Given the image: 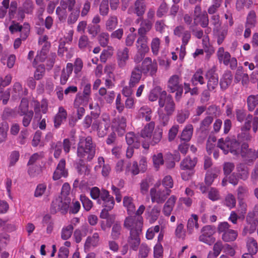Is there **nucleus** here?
Masks as SVG:
<instances>
[{
    "label": "nucleus",
    "mask_w": 258,
    "mask_h": 258,
    "mask_svg": "<svg viewBox=\"0 0 258 258\" xmlns=\"http://www.w3.org/2000/svg\"><path fill=\"white\" fill-rule=\"evenodd\" d=\"M89 42L88 37L86 35H82L79 39L78 46L81 49H84L89 46Z\"/></svg>",
    "instance_id": "59"
},
{
    "label": "nucleus",
    "mask_w": 258,
    "mask_h": 258,
    "mask_svg": "<svg viewBox=\"0 0 258 258\" xmlns=\"http://www.w3.org/2000/svg\"><path fill=\"white\" fill-rule=\"evenodd\" d=\"M158 69L157 62L155 59L152 60L151 57H147L142 62L140 70L145 75H154Z\"/></svg>",
    "instance_id": "8"
},
{
    "label": "nucleus",
    "mask_w": 258,
    "mask_h": 258,
    "mask_svg": "<svg viewBox=\"0 0 258 258\" xmlns=\"http://www.w3.org/2000/svg\"><path fill=\"white\" fill-rule=\"evenodd\" d=\"M108 1L102 0L99 7V12L102 16H106L108 14Z\"/></svg>",
    "instance_id": "56"
},
{
    "label": "nucleus",
    "mask_w": 258,
    "mask_h": 258,
    "mask_svg": "<svg viewBox=\"0 0 258 258\" xmlns=\"http://www.w3.org/2000/svg\"><path fill=\"white\" fill-rule=\"evenodd\" d=\"M232 76L230 73L224 74L221 79L220 85L222 89H226L232 82Z\"/></svg>",
    "instance_id": "43"
},
{
    "label": "nucleus",
    "mask_w": 258,
    "mask_h": 258,
    "mask_svg": "<svg viewBox=\"0 0 258 258\" xmlns=\"http://www.w3.org/2000/svg\"><path fill=\"white\" fill-rule=\"evenodd\" d=\"M213 120L212 116H208L206 117L201 122L200 125V128L204 131L206 130Z\"/></svg>",
    "instance_id": "61"
},
{
    "label": "nucleus",
    "mask_w": 258,
    "mask_h": 258,
    "mask_svg": "<svg viewBox=\"0 0 258 258\" xmlns=\"http://www.w3.org/2000/svg\"><path fill=\"white\" fill-rule=\"evenodd\" d=\"M65 202L62 205H59V203L61 202L59 199H55L52 202L50 207V212L52 214H55L58 211H61L62 213H65L69 208L71 199H66L64 200Z\"/></svg>",
    "instance_id": "11"
},
{
    "label": "nucleus",
    "mask_w": 258,
    "mask_h": 258,
    "mask_svg": "<svg viewBox=\"0 0 258 258\" xmlns=\"http://www.w3.org/2000/svg\"><path fill=\"white\" fill-rule=\"evenodd\" d=\"M246 221V224L244 226L242 233L243 235L253 233L256 230L258 224V220L251 214H248L247 216Z\"/></svg>",
    "instance_id": "12"
},
{
    "label": "nucleus",
    "mask_w": 258,
    "mask_h": 258,
    "mask_svg": "<svg viewBox=\"0 0 258 258\" xmlns=\"http://www.w3.org/2000/svg\"><path fill=\"white\" fill-rule=\"evenodd\" d=\"M147 36H139L136 41V46L138 51L147 53L149 50L148 45Z\"/></svg>",
    "instance_id": "26"
},
{
    "label": "nucleus",
    "mask_w": 258,
    "mask_h": 258,
    "mask_svg": "<svg viewBox=\"0 0 258 258\" xmlns=\"http://www.w3.org/2000/svg\"><path fill=\"white\" fill-rule=\"evenodd\" d=\"M123 204L128 214H132L135 213L136 206L132 197L125 196L123 199Z\"/></svg>",
    "instance_id": "34"
},
{
    "label": "nucleus",
    "mask_w": 258,
    "mask_h": 258,
    "mask_svg": "<svg viewBox=\"0 0 258 258\" xmlns=\"http://www.w3.org/2000/svg\"><path fill=\"white\" fill-rule=\"evenodd\" d=\"M191 82L194 86L197 85L198 83L201 85L205 83L204 73L201 69L198 70L194 74L191 79Z\"/></svg>",
    "instance_id": "36"
},
{
    "label": "nucleus",
    "mask_w": 258,
    "mask_h": 258,
    "mask_svg": "<svg viewBox=\"0 0 258 258\" xmlns=\"http://www.w3.org/2000/svg\"><path fill=\"white\" fill-rule=\"evenodd\" d=\"M189 113L187 111H181L177 113L176 120L179 123H183L188 117Z\"/></svg>",
    "instance_id": "64"
},
{
    "label": "nucleus",
    "mask_w": 258,
    "mask_h": 258,
    "mask_svg": "<svg viewBox=\"0 0 258 258\" xmlns=\"http://www.w3.org/2000/svg\"><path fill=\"white\" fill-rule=\"evenodd\" d=\"M237 197L239 201V204L241 207L242 210L245 213L246 211V204L243 202L248 195L247 188L245 186H239L237 190Z\"/></svg>",
    "instance_id": "21"
},
{
    "label": "nucleus",
    "mask_w": 258,
    "mask_h": 258,
    "mask_svg": "<svg viewBox=\"0 0 258 258\" xmlns=\"http://www.w3.org/2000/svg\"><path fill=\"white\" fill-rule=\"evenodd\" d=\"M160 182H158L150 189V195L152 203L162 204L164 202L167 197L170 194V189H160Z\"/></svg>",
    "instance_id": "5"
},
{
    "label": "nucleus",
    "mask_w": 258,
    "mask_h": 258,
    "mask_svg": "<svg viewBox=\"0 0 258 258\" xmlns=\"http://www.w3.org/2000/svg\"><path fill=\"white\" fill-rule=\"evenodd\" d=\"M9 125L7 122H3L0 125V143L5 142L7 137Z\"/></svg>",
    "instance_id": "45"
},
{
    "label": "nucleus",
    "mask_w": 258,
    "mask_h": 258,
    "mask_svg": "<svg viewBox=\"0 0 258 258\" xmlns=\"http://www.w3.org/2000/svg\"><path fill=\"white\" fill-rule=\"evenodd\" d=\"M95 154V146L90 136L81 137L78 145L77 155L80 158L91 161Z\"/></svg>",
    "instance_id": "4"
},
{
    "label": "nucleus",
    "mask_w": 258,
    "mask_h": 258,
    "mask_svg": "<svg viewBox=\"0 0 258 258\" xmlns=\"http://www.w3.org/2000/svg\"><path fill=\"white\" fill-rule=\"evenodd\" d=\"M70 245V243H65V246H61L58 251V258H67L69 255V249L68 247Z\"/></svg>",
    "instance_id": "57"
},
{
    "label": "nucleus",
    "mask_w": 258,
    "mask_h": 258,
    "mask_svg": "<svg viewBox=\"0 0 258 258\" xmlns=\"http://www.w3.org/2000/svg\"><path fill=\"white\" fill-rule=\"evenodd\" d=\"M73 65L72 63H68L66 68L63 69L61 72L60 78V82L61 85L66 84L69 78L72 73Z\"/></svg>",
    "instance_id": "29"
},
{
    "label": "nucleus",
    "mask_w": 258,
    "mask_h": 258,
    "mask_svg": "<svg viewBox=\"0 0 258 258\" xmlns=\"http://www.w3.org/2000/svg\"><path fill=\"white\" fill-rule=\"evenodd\" d=\"M80 200L85 210L89 211L93 207V203L88 198L82 195L80 196Z\"/></svg>",
    "instance_id": "52"
},
{
    "label": "nucleus",
    "mask_w": 258,
    "mask_h": 258,
    "mask_svg": "<svg viewBox=\"0 0 258 258\" xmlns=\"http://www.w3.org/2000/svg\"><path fill=\"white\" fill-rule=\"evenodd\" d=\"M161 41L159 38L155 37L153 38L151 43L152 52L154 55H157L160 48Z\"/></svg>",
    "instance_id": "47"
},
{
    "label": "nucleus",
    "mask_w": 258,
    "mask_h": 258,
    "mask_svg": "<svg viewBox=\"0 0 258 258\" xmlns=\"http://www.w3.org/2000/svg\"><path fill=\"white\" fill-rule=\"evenodd\" d=\"M140 169L138 167V162L134 161L132 163H128L125 169V174L126 175L131 174L134 176L139 173Z\"/></svg>",
    "instance_id": "35"
},
{
    "label": "nucleus",
    "mask_w": 258,
    "mask_h": 258,
    "mask_svg": "<svg viewBox=\"0 0 258 258\" xmlns=\"http://www.w3.org/2000/svg\"><path fill=\"white\" fill-rule=\"evenodd\" d=\"M118 24V19L115 16H110L105 22V27L107 30L111 31L114 30Z\"/></svg>",
    "instance_id": "40"
},
{
    "label": "nucleus",
    "mask_w": 258,
    "mask_h": 258,
    "mask_svg": "<svg viewBox=\"0 0 258 258\" xmlns=\"http://www.w3.org/2000/svg\"><path fill=\"white\" fill-rule=\"evenodd\" d=\"M112 127L117 131L120 135L124 133L126 127V119L121 116L115 118L112 122Z\"/></svg>",
    "instance_id": "27"
},
{
    "label": "nucleus",
    "mask_w": 258,
    "mask_h": 258,
    "mask_svg": "<svg viewBox=\"0 0 258 258\" xmlns=\"http://www.w3.org/2000/svg\"><path fill=\"white\" fill-rule=\"evenodd\" d=\"M129 49L124 47L118 50L117 52V63L119 67L123 68L125 66L127 61L129 59Z\"/></svg>",
    "instance_id": "16"
},
{
    "label": "nucleus",
    "mask_w": 258,
    "mask_h": 258,
    "mask_svg": "<svg viewBox=\"0 0 258 258\" xmlns=\"http://www.w3.org/2000/svg\"><path fill=\"white\" fill-rule=\"evenodd\" d=\"M174 34L175 35L181 38V45H186L191 38L190 32L185 30V28L182 26H177L174 30Z\"/></svg>",
    "instance_id": "13"
},
{
    "label": "nucleus",
    "mask_w": 258,
    "mask_h": 258,
    "mask_svg": "<svg viewBox=\"0 0 258 258\" xmlns=\"http://www.w3.org/2000/svg\"><path fill=\"white\" fill-rule=\"evenodd\" d=\"M192 133V125L191 124H187L185 126L181 133L180 139L182 141L188 142L190 140Z\"/></svg>",
    "instance_id": "38"
},
{
    "label": "nucleus",
    "mask_w": 258,
    "mask_h": 258,
    "mask_svg": "<svg viewBox=\"0 0 258 258\" xmlns=\"http://www.w3.org/2000/svg\"><path fill=\"white\" fill-rule=\"evenodd\" d=\"M90 196L93 200L97 201L98 204H102L105 210L109 211L114 207L113 197L105 189L100 190L97 187H93L90 190Z\"/></svg>",
    "instance_id": "3"
},
{
    "label": "nucleus",
    "mask_w": 258,
    "mask_h": 258,
    "mask_svg": "<svg viewBox=\"0 0 258 258\" xmlns=\"http://www.w3.org/2000/svg\"><path fill=\"white\" fill-rule=\"evenodd\" d=\"M207 77L208 79L207 87L210 91L214 90L218 85V77L212 70L209 71L207 73Z\"/></svg>",
    "instance_id": "25"
},
{
    "label": "nucleus",
    "mask_w": 258,
    "mask_h": 258,
    "mask_svg": "<svg viewBox=\"0 0 258 258\" xmlns=\"http://www.w3.org/2000/svg\"><path fill=\"white\" fill-rule=\"evenodd\" d=\"M121 229V224L118 223H115L112 227L111 236L114 239H117L120 234Z\"/></svg>",
    "instance_id": "55"
},
{
    "label": "nucleus",
    "mask_w": 258,
    "mask_h": 258,
    "mask_svg": "<svg viewBox=\"0 0 258 258\" xmlns=\"http://www.w3.org/2000/svg\"><path fill=\"white\" fill-rule=\"evenodd\" d=\"M74 227L72 225H69L62 228L61 231V238L63 240L68 239L72 235Z\"/></svg>",
    "instance_id": "51"
},
{
    "label": "nucleus",
    "mask_w": 258,
    "mask_h": 258,
    "mask_svg": "<svg viewBox=\"0 0 258 258\" xmlns=\"http://www.w3.org/2000/svg\"><path fill=\"white\" fill-rule=\"evenodd\" d=\"M154 167L158 170L161 165L164 164L163 155L161 153H157L152 156Z\"/></svg>",
    "instance_id": "42"
},
{
    "label": "nucleus",
    "mask_w": 258,
    "mask_h": 258,
    "mask_svg": "<svg viewBox=\"0 0 258 258\" xmlns=\"http://www.w3.org/2000/svg\"><path fill=\"white\" fill-rule=\"evenodd\" d=\"M238 236L236 231L230 229L224 233L222 235V239L225 242H232L235 241Z\"/></svg>",
    "instance_id": "39"
},
{
    "label": "nucleus",
    "mask_w": 258,
    "mask_h": 258,
    "mask_svg": "<svg viewBox=\"0 0 258 258\" xmlns=\"http://www.w3.org/2000/svg\"><path fill=\"white\" fill-rule=\"evenodd\" d=\"M222 3V0H212V4L208 9V13L210 15L216 13L221 7Z\"/></svg>",
    "instance_id": "48"
},
{
    "label": "nucleus",
    "mask_w": 258,
    "mask_h": 258,
    "mask_svg": "<svg viewBox=\"0 0 258 258\" xmlns=\"http://www.w3.org/2000/svg\"><path fill=\"white\" fill-rule=\"evenodd\" d=\"M176 200V197L174 195H172L166 202L163 206L162 210V212L165 216H169L171 214L174 207Z\"/></svg>",
    "instance_id": "24"
},
{
    "label": "nucleus",
    "mask_w": 258,
    "mask_h": 258,
    "mask_svg": "<svg viewBox=\"0 0 258 258\" xmlns=\"http://www.w3.org/2000/svg\"><path fill=\"white\" fill-rule=\"evenodd\" d=\"M155 123L151 121L147 123L141 131V136L149 141L148 143H143V147L148 149L150 145L155 146L158 144L162 137V132L160 130H154Z\"/></svg>",
    "instance_id": "2"
},
{
    "label": "nucleus",
    "mask_w": 258,
    "mask_h": 258,
    "mask_svg": "<svg viewBox=\"0 0 258 258\" xmlns=\"http://www.w3.org/2000/svg\"><path fill=\"white\" fill-rule=\"evenodd\" d=\"M162 184L165 187V189H170L173 186V181L171 176L167 175L162 180Z\"/></svg>",
    "instance_id": "63"
},
{
    "label": "nucleus",
    "mask_w": 258,
    "mask_h": 258,
    "mask_svg": "<svg viewBox=\"0 0 258 258\" xmlns=\"http://www.w3.org/2000/svg\"><path fill=\"white\" fill-rule=\"evenodd\" d=\"M77 169L78 172L80 175L84 176L91 175V166L89 165L80 163L77 166Z\"/></svg>",
    "instance_id": "41"
},
{
    "label": "nucleus",
    "mask_w": 258,
    "mask_h": 258,
    "mask_svg": "<svg viewBox=\"0 0 258 258\" xmlns=\"http://www.w3.org/2000/svg\"><path fill=\"white\" fill-rule=\"evenodd\" d=\"M217 56L220 62H223L225 66H228V62L231 55L228 51H225L224 48L221 47L217 51Z\"/></svg>",
    "instance_id": "33"
},
{
    "label": "nucleus",
    "mask_w": 258,
    "mask_h": 258,
    "mask_svg": "<svg viewBox=\"0 0 258 258\" xmlns=\"http://www.w3.org/2000/svg\"><path fill=\"white\" fill-rule=\"evenodd\" d=\"M248 108L249 111H252L258 105V95H251L247 99Z\"/></svg>",
    "instance_id": "46"
},
{
    "label": "nucleus",
    "mask_w": 258,
    "mask_h": 258,
    "mask_svg": "<svg viewBox=\"0 0 258 258\" xmlns=\"http://www.w3.org/2000/svg\"><path fill=\"white\" fill-rule=\"evenodd\" d=\"M236 113L237 119L240 122L245 119L246 122L244 127L246 130H249L250 128V122L252 120V116L250 114L246 115L245 111L241 109L237 110Z\"/></svg>",
    "instance_id": "22"
},
{
    "label": "nucleus",
    "mask_w": 258,
    "mask_h": 258,
    "mask_svg": "<svg viewBox=\"0 0 258 258\" xmlns=\"http://www.w3.org/2000/svg\"><path fill=\"white\" fill-rule=\"evenodd\" d=\"M181 79L178 75H174L171 76L167 82V88L171 93L176 92L182 85L180 84Z\"/></svg>",
    "instance_id": "17"
},
{
    "label": "nucleus",
    "mask_w": 258,
    "mask_h": 258,
    "mask_svg": "<svg viewBox=\"0 0 258 258\" xmlns=\"http://www.w3.org/2000/svg\"><path fill=\"white\" fill-rule=\"evenodd\" d=\"M146 7L143 2L136 0L134 5L128 8L127 13L128 14H136L138 16H142L145 12Z\"/></svg>",
    "instance_id": "14"
},
{
    "label": "nucleus",
    "mask_w": 258,
    "mask_h": 258,
    "mask_svg": "<svg viewBox=\"0 0 258 258\" xmlns=\"http://www.w3.org/2000/svg\"><path fill=\"white\" fill-rule=\"evenodd\" d=\"M163 90H162L160 87H155L150 93L149 95V100L151 101H155L157 100L159 95H160V97L161 96V92H163Z\"/></svg>",
    "instance_id": "50"
},
{
    "label": "nucleus",
    "mask_w": 258,
    "mask_h": 258,
    "mask_svg": "<svg viewBox=\"0 0 258 258\" xmlns=\"http://www.w3.org/2000/svg\"><path fill=\"white\" fill-rule=\"evenodd\" d=\"M142 72L139 66H136L132 71L128 82L129 88H134L138 84L142 78Z\"/></svg>",
    "instance_id": "15"
},
{
    "label": "nucleus",
    "mask_w": 258,
    "mask_h": 258,
    "mask_svg": "<svg viewBox=\"0 0 258 258\" xmlns=\"http://www.w3.org/2000/svg\"><path fill=\"white\" fill-rule=\"evenodd\" d=\"M89 101V99L82 96L77 95L74 101L75 107H80L81 105L87 104Z\"/></svg>",
    "instance_id": "53"
},
{
    "label": "nucleus",
    "mask_w": 258,
    "mask_h": 258,
    "mask_svg": "<svg viewBox=\"0 0 258 258\" xmlns=\"http://www.w3.org/2000/svg\"><path fill=\"white\" fill-rule=\"evenodd\" d=\"M88 32L92 37H95L100 31L99 25L90 24L88 26Z\"/></svg>",
    "instance_id": "60"
},
{
    "label": "nucleus",
    "mask_w": 258,
    "mask_h": 258,
    "mask_svg": "<svg viewBox=\"0 0 258 258\" xmlns=\"http://www.w3.org/2000/svg\"><path fill=\"white\" fill-rule=\"evenodd\" d=\"M179 130V125L177 124L173 125L169 130L168 132V140L169 141H173L177 136Z\"/></svg>",
    "instance_id": "58"
},
{
    "label": "nucleus",
    "mask_w": 258,
    "mask_h": 258,
    "mask_svg": "<svg viewBox=\"0 0 258 258\" xmlns=\"http://www.w3.org/2000/svg\"><path fill=\"white\" fill-rule=\"evenodd\" d=\"M208 198L213 201H215L220 199V194L217 189L214 188H211L208 191Z\"/></svg>",
    "instance_id": "62"
},
{
    "label": "nucleus",
    "mask_w": 258,
    "mask_h": 258,
    "mask_svg": "<svg viewBox=\"0 0 258 258\" xmlns=\"http://www.w3.org/2000/svg\"><path fill=\"white\" fill-rule=\"evenodd\" d=\"M224 204L229 208H232L235 206L236 199L231 194H227L224 199Z\"/></svg>",
    "instance_id": "49"
},
{
    "label": "nucleus",
    "mask_w": 258,
    "mask_h": 258,
    "mask_svg": "<svg viewBox=\"0 0 258 258\" xmlns=\"http://www.w3.org/2000/svg\"><path fill=\"white\" fill-rule=\"evenodd\" d=\"M199 240L205 242L211 240V237L215 233V229L212 226L206 225L202 228Z\"/></svg>",
    "instance_id": "20"
},
{
    "label": "nucleus",
    "mask_w": 258,
    "mask_h": 258,
    "mask_svg": "<svg viewBox=\"0 0 258 258\" xmlns=\"http://www.w3.org/2000/svg\"><path fill=\"white\" fill-rule=\"evenodd\" d=\"M199 217L196 214H192L191 217L188 218L186 224V230L187 233L189 234L194 232V228L199 229V224L198 223Z\"/></svg>",
    "instance_id": "23"
},
{
    "label": "nucleus",
    "mask_w": 258,
    "mask_h": 258,
    "mask_svg": "<svg viewBox=\"0 0 258 258\" xmlns=\"http://www.w3.org/2000/svg\"><path fill=\"white\" fill-rule=\"evenodd\" d=\"M33 105L36 117H40V112L45 114L47 111L48 103L46 100H42L40 103L37 101H34Z\"/></svg>",
    "instance_id": "19"
},
{
    "label": "nucleus",
    "mask_w": 258,
    "mask_h": 258,
    "mask_svg": "<svg viewBox=\"0 0 258 258\" xmlns=\"http://www.w3.org/2000/svg\"><path fill=\"white\" fill-rule=\"evenodd\" d=\"M175 233L176 237L181 240L185 239L186 237V232L184 229V225L181 223H177L176 228L175 230Z\"/></svg>",
    "instance_id": "44"
},
{
    "label": "nucleus",
    "mask_w": 258,
    "mask_h": 258,
    "mask_svg": "<svg viewBox=\"0 0 258 258\" xmlns=\"http://www.w3.org/2000/svg\"><path fill=\"white\" fill-rule=\"evenodd\" d=\"M218 146L223 151L225 154L229 152L234 155H241L243 158L253 160L258 158V149L255 152L248 148V145L243 144L240 148L239 144L234 139L226 138L225 140L220 139L218 142Z\"/></svg>",
    "instance_id": "1"
},
{
    "label": "nucleus",
    "mask_w": 258,
    "mask_h": 258,
    "mask_svg": "<svg viewBox=\"0 0 258 258\" xmlns=\"http://www.w3.org/2000/svg\"><path fill=\"white\" fill-rule=\"evenodd\" d=\"M219 169L214 168L211 170H209L207 172L205 176V182L208 185H210L213 183L215 178H216L219 173Z\"/></svg>",
    "instance_id": "37"
},
{
    "label": "nucleus",
    "mask_w": 258,
    "mask_h": 258,
    "mask_svg": "<svg viewBox=\"0 0 258 258\" xmlns=\"http://www.w3.org/2000/svg\"><path fill=\"white\" fill-rule=\"evenodd\" d=\"M194 24L197 25L200 24L203 28H206L209 24V18L206 12H202L199 5L195 7L194 16Z\"/></svg>",
    "instance_id": "9"
},
{
    "label": "nucleus",
    "mask_w": 258,
    "mask_h": 258,
    "mask_svg": "<svg viewBox=\"0 0 258 258\" xmlns=\"http://www.w3.org/2000/svg\"><path fill=\"white\" fill-rule=\"evenodd\" d=\"M143 218L141 216H130L127 217L124 222V226L130 231L142 230L143 226Z\"/></svg>",
    "instance_id": "10"
},
{
    "label": "nucleus",
    "mask_w": 258,
    "mask_h": 258,
    "mask_svg": "<svg viewBox=\"0 0 258 258\" xmlns=\"http://www.w3.org/2000/svg\"><path fill=\"white\" fill-rule=\"evenodd\" d=\"M197 163L196 158H191L186 157L180 163V168L181 170L193 169Z\"/></svg>",
    "instance_id": "30"
},
{
    "label": "nucleus",
    "mask_w": 258,
    "mask_h": 258,
    "mask_svg": "<svg viewBox=\"0 0 258 258\" xmlns=\"http://www.w3.org/2000/svg\"><path fill=\"white\" fill-rule=\"evenodd\" d=\"M28 101L26 98H23L19 106V113L21 115L26 114L28 111Z\"/></svg>",
    "instance_id": "54"
},
{
    "label": "nucleus",
    "mask_w": 258,
    "mask_h": 258,
    "mask_svg": "<svg viewBox=\"0 0 258 258\" xmlns=\"http://www.w3.org/2000/svg\"><path fill=\"white\" fill-rule=\"evenodd\" d=\"M66 161L61 159L59 162L54 172L53 178L54 180H58L61 177H67L68 171L66 168Z\"/></svg>",
    "instance_id": "18"
},
{
    "label": "nucleus",
    "mask_w": 258,
    "mask_h": 258,
    "mask_svg": "<svg viewBox=\"0 0 258 258\" xmlns=\"http://www.w3.org/2000/svg\"><path fill=\"white\" fill-rule=\"evenodd\" d=\"M159 105L160 107H164V110L167 115H171L175 110V103L170 95H167V92L163 91L161 96L159 97Z\"/></svg>",
    "instance_id": "7"
},
{
    "label": "nucleus",
    "mask_w": 258,
    "mask_h": 258,
    "mask_svg": "<svg viewBox=\"0 0 258 258\" xmlns=\"http://www.w3.org/2000/svg\"><path fill=\"white\" fill-rule=\"evenodd\" d=\"M67 113L66 110L62 107H59L58 112L54 117V126L58 127L60 125L66 120L67 118Z\"/></svg>",
    "instance_id": "31"
},
{
    "label": "nucleus",
    "mask_w": 258,
    "mask_h": 258,
    "mask_svg": "<svg viewBox=\"0 0 258 258\" xmlns=\"http://www.w3.org/2000/svg\"><path fill=\"white\" fill-rule=\"evenodd\" d=\"M152 110L147 105L142 106L138 110V116L140 118H144L146 121H149L152 118Z\"/></svg>",
    "instance_id": "28"
},
{
    "label": "nucleus",
    "mask_w": 258,
    "mask_h": 258,
    "mask_svg": "<svg viewBox=\"0 0 258 258\" xmlns=\"http://www.w3.org/2000/svg\"><path fill=\"white\" fill-rule=\"evenodd\" d=\"M109 126V116L107 114H104L100 119L96 120L93 122L92 128L98 132L99 137H103L106 134Z\"/></svg>",
    "instance_id": "6"
},
{
    "label": "nucleus",
    "mask_w": 258,
    "mask_h": 258,
    "mask_svg": "<svg viewBox=\"0 0 258 258\" xmlns=\"http://www.w3.org/2000/svg\"><path fill=\"white\" fill-rule=\"evenodd\" d=\"M152 27V22L148 20H143L140 25V27L138 29V34L139 36H147L146 34L150 31Z\"/></svg>",
    "instance_id": "32"
}]
</instances>
